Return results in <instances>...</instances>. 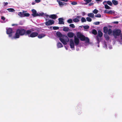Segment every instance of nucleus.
<instances>
[{
	"mask_svg": "<svg viewBox=\"0 0 122 122\" xmlns=\"http://www.w3.org/2000/svg\"><path fill=\"white\" fill-rule=\"evenodd\" d=\"M81 22L82 23L86 22V20L83 17H82L81 18Z\"/></svg>",
	"mask_w": 122,
	"mask_h": 122,
	"instance_id": "bb28decb",
	"label": "nucleus"
},
{
	"mask_svg": "<svg viewBox=\"0 0 122 122\" xmlns=\"http://www.w3.org/2000/svg\"><path fill=\"white\" fill-rule=\"evenodd\" d=\"M67 22L69 23H71L73 22L72 20L71 19H69L68 20Z\"/></svg>",
	"mask_w": 122,
	"mask_h": 122,
	"instance_id": "2f4dec72",
	"label": "nucleus"
},
{
	"mask_svg": "<svg viewBox=\"0 0 122 122\" xmlns=\"http://www.w3.org/2000/svg\"><path fill=\"white\" fill-rule=\"evenodd\" d=\"M108 12L109 14H112V13H114L112 12V11L111 10L109 11V12Z\"/></svg>",
	"mask_w": 122,
	"mask_h": 122,
	"instance_id": "49530a36",
	"label": "nucleus"
},
{
	"mask_svg": "<svg viewBox=\"0 0 122 122\" xmlns=\"http://www.w3.org/2000/svg\"><path fill=\"white\" fill-rule=\"evenodd\" d=\"M8 4V3L7 2H6V3H5V5H7Z\"/></svg>",
	"mask_w": 122,
	"mask_h": 122,
	"instance_id": "4d7b16f0",
	"label": "nucleus"
},
{
	"mask_svg": "<svg viewBox=\"0 0 122 122\" xmlns=\"http://www.w3.org/2000/svg\"><path fill=\"white\" fill-rule=\"evenodd\" d=\"M41 1V0H35V1L36 3H38L40 2Z\"/></svg>",
	"mask_w": 122,
	"mask_h": 122,
	"instance_id": "37998d69",
	"label": "nucleus"
},
{
	"mask_svg": "<svg viewBox=\"0 0 122 122\" xmlns=\"http://www.w3.org/2000/svg\"><path fill=\"white\" fill-rule=\"evenodd\" d=\"M67 35L69 37L71 38L73 37L74 34L72 32H69L68 33Z\"/></svg>",
	"mask_w": 122,
	"mask_h": 122,
	"instance_id": "4468645a",
	"label": "nucleus"
},
{
	"mask_svg": "<svg viewBox=\"0 0 122 122\" xmlns=\"http://www.w3.org/2000/svg\"><path fill=\"white\" fill-rule=\"evenodd\" d=\"M57 16L56 15L54 14V20H55L57 18Z\"/></svg>",
	"mask_w": 122,
	"mask_h": 122,
	"instance_id": "a19ab883",
	"label": "nucleus"
},
{
	"mask_svg": "<svg viewBox=\"0 0 122 122\" xmlns=\"http://www.w3.org/2000/svg\"><path fill=\"white\" fill-rule=\"evenodd\" d=\"M57 46L58 48H61L63 47L62 44L60 42H59L57 43Z\"/></svg>",
	"mask_w": 122,
	"mask_h": 122,
	"instance_id": "412c9836",
	"label": "nucleus"
},
{
	"mask_svg": "<svg viewBox=\"0 0 122 122\" xmlns=\"http://www.w3.org/2000/svg\"><path fill=\"white\" fill-rule=\"evenodd\" d=\"M70 46L71 48H73L74 47L73 40L72 39H71L70 40Z\"/></svg>",
	"mask_w": 122,
	"mask_h": 122,
	"instance_id": "9d476101",
	"label": "nucleus"
},
{
	"mask_svg": "<svg viewBox=\"0 0 122 122\" xmlns=\"http://www.w3.org/2000/svg\"><path fill=\"white\" fill-rule=\"evenodd\" d=\"M98 36L99 37H102L103 36V33L101 30H99L98 31Z\"/></svg>",
	"mask_w": 122,
	"mask_h": 122,
	"instance_id": "a211bd4d",
	"label": "nucleus"
},
{
	"mask_svg": "<svg viewBox=\"0 0 122 122\" xmlns=\"http://www.w3.org/2000/svg\"><path fill=\"white\" fill-rule=\"evenodd\" d=\"M57 1L58 2L59 5L61 7H62L63 6L66 5V3L64 2H62L60 1H59L58 0H57Z\"/></svg>",
	"mask_w": 122,
	"mask_h": 122,
	"instance_id": "f8f14e48",
	"label": "nucleus"
},
{
	"mask_svg": "<svg viewBox=\"0 0 122 122\" xmlns=\"http://www.w3.org/2000/svg\"><path fill=\"white\" fill-rule=\"evenodd\" d=\"M46 36V35L45 33H42L39 34H38L37 37L39 39H41L44 37Z\"/></svg>",
	"mask_w": 122,
	"mask_h": 122,
	"instance_id": "9b49d317",
	"label": "nucleus"
},
{
	"mask_svg": "<svg viewBox=\"0 0 122 122\" xmlns=\"http://www.w3.org/2000/svg\"><path fill=\"white\" fill-rule=\"evenodd\" d=\"M32 14L31 15L34 17H35L37 16H42L44 15V13H37L36 11L33 9L32 10Z\"/></svg>",
	"mask_w": 122,
	"mask_h": 122,
	"instance_id": "39448f33",
	"label": "nucleus"
},
{
	"mask_svg": "<svg viewBox=\"0 0 122 122\" xmlns=\"http://www.w3.org/2000/svg\"><path fill=\"white\" fill-rule=\"evenodd\" d=\"M96 1L101 2L102 1V0H96Z\"/></svg>",
	"mask_w": 122,
	"mask_h": 122,
	"instance_id": "603ef678",
	"label": "nucleus"
},
{
	"mask_svg": "<svg viewBox=\"0 0 122 122\" xmlns=\"http://www.w3.org/2000/svg\"><path fill=\"white\" fill-rule=\"evenodd\" d=\"M69 30V28L67 27H65L63 29V30L65 31H67Z\"/></svg>",
	"mask_w": 122,
	"mask_h": 122,
	"instance_id": "393cba45",
	"label": "nucleus"
},
{
	"mask_svg": "<svg viewBox=\"0 0 122 122\" xmlns=\"http://www.w3.org/2000/svg\"><path fill=\"white\" fill-rule=\"evenodd\" d=\"M36 3V2L35 1L34 2H33L32 3V5H35Z\"/></svg>",
	"mask_w": 122,
	"mask_h": 122,
	"instance_id": "5fc2aeb1",
	"label": "nucleus"
},
{
	"mask_svg": "<svg viewBox=\"0 0 122 122\" xmlns=\"http://www.w3.org/2000/svg\"><path fill=\"white\" fill-rule=\"evenodd\" d=\"M121 39L122 40V34L121 35Z\"/></svg>",
	"mask_w": 122,
	"mask_h": 122,
	"instance_id": "13d9d810",
	"label": "nucleus"
},
{
	"mask_svg": "<svg viewBox=\"0 0 122 122\" xmlns=\"http://www.w3.org/2000/svg\"><path fill=\"white\" fill-rule=\"evenodd\" d=\"M12 30L11 28H9L6 29V33L7 34H9V36L11 37L12 36Z\"/></svg>",
	"mask_w": 122,
	"mask_h": 122,
	"instance_id": "6e6552de",
	"label": "nucleus"
},
{
	"mask_svg": "<svg viewBox=\"0 0 122 122\" xmlns=\"http://www.w3.org/2000/svg\"><path fill=\"white\" fill-rule=\"evenodd\" d=\"M30 34V36H29V37L32 38H34L38 36V33L36 32H33L31 33Z\"/></svg>",
	"mask_w": 122,
	"mask_h": 122,
	"instance_id": "0eeeda50",
	"label": "nucleus"
},
{
	"mask_svg": "<svg viewBox=\"0 0 122 122\" xmlns=\"http://www.w3.org/2000/svg\"><path fill=\"white\" fill-rule=\"evenodd\" d=\"M109 11L107 10H105L104 12L105 13H109Z\"/></svg>",
	"mask_w": 122,
	"mask_h": 122,
	"instance_id": "a18cd8bd",
	"label": "nucleus"
},
{
	"mask_svg": "<svg viewBox=\"0 0 122 122\" xmlns=\"http://www.w3.org/2000/svg\"><path fill=\"white\" fill-rule=\"evenodd\" d=\"M105 3H107L108 4L111 6H112V2L110 1H105L103 2V4H105Z\"/></svg>",
	"mask_w": 122,
	"mask_h": 122,
	"instance_id": "2eb2a0df",
	"label": "nucleus"
},
{
	"mask_svg": "<svg viewBox=\"0 0 122 122\" xmlns=\"http://www.w3.org/2000/svg\"><path fill=\"white\" fill-rule=\"evenodd\" d=\"M71 4L73 5H75L77 4V3L76 2L74 1L71 2Z\"/></svg>",
	"mask_w": 122,
	"mask_h": 122,
	"instance_id": "e433bc0d",
	"label": "nucleus"
},
{
	"mask_svg": "<svg viewBox=\"0 0 122 122\" xmlns=\"http://www.w3.org/2000/svg\"><path fill=\"white\" fill-rule=\"evenodd\" d=\"M108 31V34L109 35H110L112 33V31L111 29H109Z\"/></svg>",
	"mask_w": 122,
	"mask_h": 122,
	"instance_id": "c85d7f7f",
	"label": "nucleus"
},
{
	"mask_svg": "<svg viewBox=\"0 0 122 122\" xmlns=\"http://www.w3.org/2000/svg\"><path fill=\"white\" fill-rule=\"evenodd\" d=\"M96 39L97 41V43L99 44L100 41L101 39H99V38L98 36L97 37Z\"/></svg>",
	"mask_w": 122,
	"mask_h": 122,
	"instance_id": "cd10ccee",
	"label": "nucleus"
},
{
	"mask_svg": "<svg viewBox=\"0 0 122 122\" xmlns=\"http://www.w3.org/2000/svg\"><path fill=\"white\" fill-rule=\"evenodd\" d=\"M73 21L75 22H77L79 21V20L77 18L73 19Z\"/></svg>",
	"mask_w": 122,
	"mask_h": 122,
	"instance_id": "c756f323",
	"label": "nucleus"
},
{
	"mask_svg": "<svg viewBox=\"0 0 122 122\" xmlns=\"http://www.w3.org/2000/svg\"><path fill=\"white\" fill-rule=\"evenodd\" d=\"M56 34L57 36L60 38L59 39L60 41L64 45H66L67 42L69 41L68 38L66 36L63 35L60 32H57Z\"/></svg>",
	"mask_w": 122,
	"mask_h": 122,
	"instance_id": "f03ea898",
	"label": "nucleus"
},
{
	"mask_svg": "<svg viewBox=\"0 0 122 122\" xmlns=\"http://www.w3.org/2000/svg\"><path fill=\"white\" fill-rule=\"evenodd\" d=\"M93 3H90L89 4V6H91V5H93Z\"/></svg>",
	"mask_w": 122,
	"mask_h": 122,
	"instance_id": "8fccbe9b",
	"label": "nucleus"
},
{
	"mask_svg": "<svg viewBox=\"0 0 122 122\" xmlns=\"http://www.w3.org/2000/svg\"><path fill=\"white\" fill-rule=\"evenodd\" d=\"M31 32L30 30H27L26 31L24 29H18L17 30L14 37L15 38H19L20 36H22L24 35H29Z\"/></svg>",
	"mask_w": 122,
	"mask_h": 122,
	"instance_id": "f257e3e1",
	"label": "nucleus"
},
{
	"mask_svg": "<svg viewBox=\"0 0 122 122\" xmlns=\"http://www.w3.org/2000/svg\"><path fill=\"white\" fill-rule=\"evenodd\" d=\"M95 16L97 17H101V15L99 14H98L96 15H95Z\"/></svg>",
	"mask_w": 122,
	"mask_h": 122,
	"instance_id": "72a5a7b5",
	"label": "nucleus"
},
{
	"mask_svg": "<svg viewBox=\"0 0 122 122\" xmlns=\"http://www.w3.org/2000/svg\"><path fill=\"white\" fill-rule=\"evenodd\" d=\"M98 12V10L96 9H95L93 11V12L95 14H97Z\"/></svg>",
	"mask_w": 122,
	"mask_h": 122,
	"instance_id": "473e14b6",
	"label": "nucleus"
},
{
	"mask_svg": "<svg viewBox=\"0 0 122 122\" xmlns=\"http://www.w3.org/2000/svg\"><path fill=\"white\" fill-rule=\"evenodd\" d=\"M83 28L85 29H88L89 26L88 25H85L83 26Z\"/></svg>",
	"mask_w": 122,
	"mask_h": 122,
	"instance_id": "c9c22d12",
	"label": "nucleus"
},
{
	"mask_svg": "<svg viewBox=\"0 0 122 122\" xmlns=\"http://www.w3.org/2000/svg\"><path fill=\"white\" fill-rule=\"evenodd\" d=\"M59 23V24H64V22L63 21V19L62 18H59L58 19Z\"/></svg>",
	"mask_w": 122,
	"mask_h": 122,
	"instance_id": "ddd939ff",
	"label": "nucleus"
},
{
	"mask_svg": "<svg viewBox=\"0 0 122 122\" xmlns=\"http://www.w3.org/2000/svg\"><path fill=\"white\" fill-rule=\"evenodd\" d=\"M87 3H85V4H86L87 3H88L89 2H91L92 0H84Z\"/></svg>",
	"mask_w": 122,
	"mask_h": 122,
	"instance_id": "4c0bfd02",
	"label": "nucleus"
},
{
	"mask_svg": "<svg viewBox=\"0 0 122 122\" xmlns=\"http://www.w3.org/2000/svg\"><path fill=\"white\" fill-rule=\"evenodd\" d=\"M92 33L93 34L96 35L97 34V32L96 30L95 29H93L92 31Z\"/></svg>",
	"mask_w": 122,
	"mask_h": 122,
	"instance_id": "b1692460",
	"label": "nucleus"
},
{
	"mask_svg": "<svg viewBox=\"0 0 122 122\" xmlns=\"http://www.w3.org/2000/svg\"><path fill=\"white\" fill-rule=\"evenodd\" d=\"M106 8L107 9H110L111 8Z\"/></svg>",
	"mask_w": 122,
	"mask_h": 122,
	"instance_id": "bf43d9fd",
	"label": "nucleus"
},
{
	"mask_svg": "<svg viewBox=\"0 0 122 122\" xmlns=\"http://www.w3.org/2000/svg\"><path fill=\"white\" fill-rule=\"evenodd\" d=\"M112 2L113 4L115 5H117L118 4V2L117 1L115 0H112Z\"/></svg>",
	"mask_w": 122,
	"mask_h": 122,
	"instance_id": "aec40b11",
	"label": "nucleus"
},
{
	"mask_svg": "<svg viewBox=\"0 0 122 122\" xmlns=\"http://www.w3.org/2000/svg\"><path fill=\"white\" fill-rule=\"evenodd\" d=\"M59 27L57 26H54V30H56L59 29Z\"/></svg>",
	"mask_w": 122,
	"mask_h": 122,
	"instance_id": "ea45409f",
	"label": "nucleus"
},
{
	"mask_svg": "<svg viewBox=\"0 0 122 122\" xmlns=\"http://www.w3.org/2000/svg\"><path fill=\"white\" fill-rule=\"evenodd\" d=\"M104 32L105 33H107L108 32V28L107 27H105L103 28Z\"/></svg>",
	"mask_w": 122,
	"mask_h": 122,
	"instance_id": "6ab92c4d",
	"label": "nucleus"
},
{
	"mask_svg": "<svg viewBox=\"0 0 122 122\" xmlns=\"http://www.w3.org/2000/svg\"><path fill=\"white\" fill-rule=\"evenodd\" d=\"M74 42L75 45L76 46L78 45L79 42V39L78 38L76 37L75 36L74 37Z\"/></svg>",
	"mask_w": 122,
	"mask_h": 122,
	"instance_id": "1a4fd4ad",
	"label": "nucleus"
},
{
	"mask_svg": "<svg viewBox=\"0 0 122 122\" xmlns=\"http://www.w3.org/2000/svg\"><path fill=\"white\" fill-rule=\"evenodd\" d=\"M81 16H77L76 17L77 19H79L80 18H81Z\"/></svg>",
	"mask_w": 122,
	"mask_h": 122,
	"instance_id": "de8ad7c7",
	"label": "nucleus"
},
{
	"mask_svg": "<svg viewBox=\"0 0 122 122\" xmlns=\"http://www.w3.org/2000/svg\"><path fill=\"white\" fill-rule=\"evenodd\" d=\"M106 3H105V4H103L105 6V8H109V7L107 4H106Z\"/></svg>",
	"mask_w": 122,
	"mask_h": 122,
	"instance_id": "79ce46f5",
	"label": "nucleus"
},
{
	"mask_svg": "<svg viewBox=\"0 0 122 122\" xmlns=\"http://www.w3.org/2000/svg\"><path fill=\"white\" fill-rule=\"evenodd\" d=\"M5 18L3 16H2L1 17V19L3 20H5Z\"/></svg>",
	"mask_w": 122,
	"mask_h": 122,
	"instance_id": "c03bdc74",
	"label": "nucleus"
},
{
	"mask_svg": "<svg viewBox=\"0 0 122 122\" xmlns=\"http://www.w3.org/2000/svg\"><path fill=\"white\" fill-rule=\"evenodd\" d=\"M49 28L50 29H52V28L53 29V26H50L49 27Z\"/></svg>",
	"mask_w": 122,
	"mask_h": 122,
	"instance_id": "864d4df0",
	"label": "nucleus"
},
{
	"mask_svg": "<svg viewBox=\"0 0 122 122\" xmlns=\"http://www.w3.org/2000/svg\"><path fill=\"white\" fill-rule=\"evenodd\" d=\"M60 0L61 1H64V2H67L68 1L67 0Z\"/></svg>",
	"mask_w": 122,
	"mask_h": 122,
	"instance_id": "6e6d98bb",
	"label": "nucleus"
},
{
	"mask_svg": "<svg viewBox=\"0 0 122 122\" xmlns=\"http://www.w3.org/2000/svg\"><path fill=\"white\" fill-rule=\"evenodd\" d=\"M18 14L20 17H24V11H23L22 12H19Z\"/></svg>",
	"mask_w": 122,
	"mask_h": 122,
	"instance_id": "f3484780",
	"label": "nucleus"
},
{
	"mask_svg": "<svg viewBox=\"0 0 122 122\" xmlns=\"http://www.w3.org/2000/svg\"><path fill=\"white\" fill-rule=\"evenodd\" d=\"M88 16L90 17L93 18L94 17V14L92 13H90L88 14Z\"/></svg>",
	"mask_w": 122,
	"mask_h": 122,
	"instance_id": "4be33fe9",
	"label": "nucleus"
},
{
	"mask_svg": "<svg viewBox=\"0 0 122 122\" xmlns=\"http://www.w3.org/2000/svg\"><path fill=\"white\" fill-rule=\"evenodd\" d=\"M18 25L17 24H13L12 25L13 26H17Z\"/></svg>",
	"mask_w": 122,
	"mask_h": 122,
	"instance_id": "09e8293b",
	"label": "nucleus"
},
{
	"mask_svg": "<svg viewBox=\"0 0 122 122\" xmlns=\"http://www.w3.org/2000/svg\"><path fill=\"white\" fill-rule=\"evenodd\" d=\"M24 11V17H28L30 15V14L28 13H26V12H27L26 11Z\"/></svg>",
	"mask_w": 122,
	"mask_h": 122,
	"instance_id": "dca6fc26",
	"label": "nucleus"
},
{
	"mask_svg": "<svg viewBox=\"0 0 122 122\" xmlns=\"http://www.w3.org/2000/svg\"><path fill=\"white\" fill-rule=\"evenodd\" d=\"M43 17L45 19L46 21L45 23L46 25L47 26L51 25L53 24V20H49V18H51L53 19V14L50 15L44 14L43 15Z\"/></svg>",
	"mask_w": 122,
	"mask_h": 122,
	"instance_id": "7ed1b4c3",
	"label": "nucleus"
},
{
	"mask_svg": "<svg viewBox=\"0 0 122 122\" xmlns=\"http://www.w3.org/2000/svg\"><path fill=\"white\" fill-rule=\"evenodd\" d=\"M94 24L95 25H98L100 24V22L98 21L94 23Z\"/></svg>",
	"mask_w": 122,
	"mask_h": 122,
	"instance_id": "58836bf2",
	"label": "nucleus"
},
{
	"mask_svg": "<svg viewBox=\"0 0 122 122\" xmlns=\"http://www.w3.org/2000/svg\"><path fill=\"white\" fill-rule=\"evenodd\" d=\"M104 37L105 39L107 41H108L109 40V37L107 34L104 35Z\"/></svg>",
	"mask_w": 122,
	"mask_h": 122,
	"instance_id": "5701e85b",
	"label": "nucleus"
},
{
	"mask_svg": "<svg viewBox=\"0 0 122 122\" xmlns=\"http://www.w3.org/2000/svg\"><path fill=\"white\" fill-rule=\"evenodd\" d=\"M86 19L87 21L89 22H91L92 20V19L89 17H86Z\"/></svg>",
	"mask_w": 122,
	"mask_h": 122,
	"instance_id": "7c9ffc66",
	"label": "nucleus"
},
{
	"mask_svg": "<svg viewBox=\"0 0 122 122\" xmlns=\"http://www.w3.org/2000/svg\"><path fill=\"white\" fill-rule=\"evenodd\" d=\"M77 36L80 39L81 41H85L86 42L88 43L89 42V38L87 37H85V36L81 33H78L77 34Z\"/></svg>",
	"mask_w": 122,
	"mask_h": 122,
	"instance_id": "20e7f679",
	"label": "nucleus"
},
{
	"mask_svg": "<svg viewBox=\"0 0 122 122\" xmlns=\"http://www.w3.org/2000/svg\"><path fill=\"white\" fill-rule=\"evenodd\" d=\"M113 23L115 24H118V21H114Z\"/></svg>",
	"mask_w": 122,
	"mask_h": 122,
	"instance_id": "3c124183",
	"label": "nucleus"
},
{
	"mask_svg": "<svg viewBox=\"0 0 122 122\" xmlns=\"http://www.w3.org/2000/svg\"><path fill=\"white\" fill-rule=\"evenodd\" d=\"M121 30L119 29H117L113 31V35L114 36H119L121 34Z\"/></svg>",
	"mask_w": 122,
	"mask_h": 122,
	"instance_id": "423d86ee",
	"label": "nucleus"
},
{
	"mask_svg": "<svg viewBox=\"0 0 122 122\" xmlns=\"http://www.w3.org/2000/svg\"><path fill=\"white\" fill-rule=\"evenodd\" d=\"M99 45H98V47H99Z\"/></svg>",
	"mask_w": 122,
	"mask_h": 122,
	"instance_id": "052dcab7",
	"label": "nucleus"
},
{
	"mask_svg": "<svg viewBox=\"0 0 122 122\" xmlns=\"http://www.w3.org/2000/svg\"><path fill=\"white\" fill-rule=\"evenodd\" d=\"M69 26L72 28H74L75 27V26L73 24H71Z\"/></svg>",
	"mask_w": 122,
	"mask_h": 122,
	"instance_id": "f704fd0d",
	"label": "nucleus"
},
{
	"mask_svg": "<svg viewBox=\"0 0 122 122\" xmlns=\"http://www.w3.org/2000/svg\"><path fill=\"white\" fill-rule=\"evenodd\" d=\"M7 10H8L10 12H14V11H15V10L12 8H9Z\"/></svg>",
	"mask_w": 122,
	"mask_h": 122,
	"instance_id": "a878e982",
	"label": "nucleus"
}]
</instances>
